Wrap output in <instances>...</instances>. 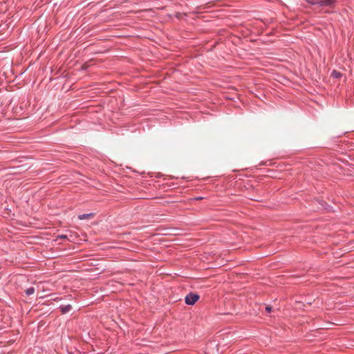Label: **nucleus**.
<instances>
[{
  "mask_svg": "<svg viewBox=\"0 0 354 354\" xmlns=\"http://www.w3.org/2000/svg\"><path fill=\"white\" fill-rule=\"evenodd\" d=\"M200 297L198 294L189 293L185 299V301L187 305H194L199 299Z\"/></svg>",
  "mask_w": 354,
  "mask_h": 354,
  "instance_id": "obj_1",
  "label": "nucleus"
},
{
  "mask_svg": "<svg viewBox=\"0 0 354 354\" xmlns=\"http://www.w3.org/2000/svg\"><path fill=\"white\" fill-rule=\"evenodd\" d=\"M94 216V214L93 213L90 214H84L78 216V218L80 220L84 219H90L92 218Z\"/></svg>",
  "mask_w": 354,
  "mask_h": 354,
  "instance_id": "obj_2",
  "label": "nucleus"
},
{
  "mask_svg": "<svg viewBox=\"0 0 354 354\" xmlns=\"http://www.w3.org/2000/svg\"><path fill=\"white\" fill-rule=\"evenodd\" d=\"M72 307L71 305H66V306H61L60 307V309H61V311L63 314L64 313H66L68 312H69L71 310Z\"/></svg>",
  "mask_w": 354,
  "mask_h": 354,
  "instance_id": "obj_3",
  "label": "nucleus"
},
{
  "mask_svg": "<svg viewBox=\"0 0 354 354\" xmlns=\"http://www.w3.org/2000/svg\"><path fill=\"white\" fill-rule=\"evenodd\" d=\"M25 292L27 295H31L35 292V288L33 287L28 288L25 290Z\"/></svg>",
  "mask_w": 354,
  "mask_h": 354,
  "instance_id": "obj_4",
  "label": "nucleus"
},
{
  "mask_svg": "<svg viewBox=\"0 0 354 354\" xmlns=\"http://www.w3.org/2000/svg\"><path fill=\"white\" fill-rule=\"evenodd\" d=\"M339 77H341V73L333 71V78H339Z\"/></svg>",
  "mask_w": 354,
  "mask_h": 354,
  "instance_id": "obj_5",
  "label": "nucleus"
},
{
  "mask_svg": "<svg viewBox=\"0 0 354 354\" xmlns=\"http://www.w3.org/2000/svg\"><path fill=\"white\" fill-rule=\"evenodd\" d=\"M271 309H272V308H271V306H266V310L268 313H270V312L271 311Z\"/></svg>",
  "mask_w": 354,
  "mask_h": 354,
  "instance_id": "obj_6",
  "label": "nucleus"
},
{
  "mask_svg": "<svg viewBox=\"0 0 354 354\" xmlns=\"http://www.w3.org/2000/svg\"><path fill=\"white\" fill-rule=\"evenodd\" d=\"M58 237L62 239H65L67 238L66 235H61V236H59Z\"/></svg>",
  "mask_w": 354,
  "mask_h": 354,
  "instance_id": "obj_7",
  "label": "nucleus"
}]
</instances>
